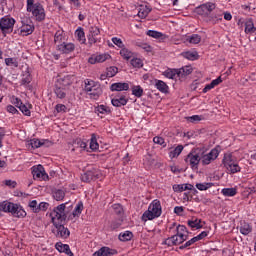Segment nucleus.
Segmentation results:
<instances>
[{
    "instance_id": "a19ab883",
    "label": "nucleus",
    "mask_w": 256,
    "mask_h": 256,
    "mask_svg": "<svg viewBox=\"0 0 256 256\" xmlns=\"http://www.w3.org/2000/svg\"><path fill=\"white\" fill-rule=\"evenodd\" d=\"M229 173L235 174L241 172V166H239V162H235L230 167L226 168Z\"/></svg>"
},
{
    "instance_id": "c03bdc74",
    "label": "nucleus",
    "mask_w": 256,
    "mask_h": 256,
    "mask_svg": "<svg viewBox=\"0 0 256 256\" xmlns=\"http://www.w3.org/2000/svg\"><path fill=\"white\" fill-rule=\"evenodd\" d=\"M132 95L134 97H143V88H141L139 85L138 86H133L132 87Z\"/></svg>"
},
{
    "instance_id": "9d476101",
    "label": "nucleus",
    "mask_w": 256,
    "mask_h": 256,
    "mask_svg": "<svg viewBox=\"0 0 256 256\" xmlns=\"http://www.w3.org/2000/svg\"><path fill=\"white\" fill-rule=\"evenodd\" d=\"M128 102L127 95L121 93L116 94L111 100L113 107H125Z\"/></svg>"
},
{
    "instance_id": "dca6fc26",
    "label": "nucleus",
    "mask_w": 256,
    "mask_h": 256,
    "mask_svg": "<svg viewBox=\"0 0 256 256\" xmlns=\"http://www.w3.org/2000/svg\"><path fill=\"white\" fill-rule=\"evenodd\" d=\"M117 255V250L104 246L98 251L94 252L93 256H113Z\"/></svg>"
},
{
    "instance_id": "680f3d73",
    "label": "nucleus",
    "mask_w": 256,
    "mask_h": 256,
    "mask_svg": "<svg viewBox=\"0 0 256 256\" xmlns=\"http://www.w3.org/2000/svg\"><path fill=\"white\" fill-rule=\"evenodd\" d=\"M74 145H79L80 151H85V149H87V143H85L81 139H76L74 141Z\"/></svg>"
},
{
    "instance_id": "49530a36",
    "label": "nucleus",
    "mask_w": 256,
    "mask_h": 256,
    "mask_svg": "<svg viewBox=\"0 0 256 256\" xmlns=\"http://www.w3.org/2000/svg\"><path fill=\"white\" fill-rule=\"evenodd\" d=\"M146 35H148V37H153V39H161V37H163V33L155 30H148Z\"/></svg>"
},
{
    "instance_id": "a18cd8bd",
    "label": "nucleus",
    "mask_w": 256,
    "mask_h": 256,
    "mask_svg": "<svg viewBox=\"0 0 256 256\" xmlns=\"http://www.w3.org/2000/svg\"><path fill=\"white\" fill-rule=\"evenodd\" d=\"M183 152V145H178L174 150L170 152V157L175 158L179 157L181 153Z\"/></svg>"
},
{
    "instance_id": "5fc2aeb1",
    "label": "nucleus",
    "mask_w": 256,
    "mask_h": 256,
    "mask_svg": "<svg viewBox=\"0 0 256 256\" xmlns=\"http://www.w3.org/2000/svg\"><path fill=\"white\" fill-rule=\"evenodd\" d=\"M21 83L22 85H29L31 83V74L29 72L23 74Z\"/></svg>"
},
{
    "instance_id": "7c9ffc66",
    "label": "nucleus",
    "mask_w": 256,
    "mask_h": 256,
    "mask_svg": "<svg viewBox=\"0 0 256 256\" xmlns=\"http://www.w3.org/2000/svg\"><path fill=\"white\" fill-rule=\"evenodd\" d=\"M188 225L191 229H202L203 225L201 224V219L193 218L192 220L188 221Z\"/></svg>"
},
{
    "instance_id": "5701e85b",
    "label": "nucleus",
    "mask_w": 256,
    "mask_h": 256,
    "mask_svg": "<svg viewBox=\"0 0 256 256\" xmlns=\"http://www.w3.org/2000/svg\"><path fill=\"white\" fill-rule=\"evenodd\" d=\"M220 83H223V79L221 78V76H219L215 80H212L210 84H207L202 90L203 93H207V91H211V89H215V87H217V85H219Z\"/></svg>"
},
{
    "instance_id": "4be33fe9",
    "label": "nucleus",
    "mask_w": 256,
    "mask_h": 256,
    "mask_svg": "<svg viewBox=\"0 0 256 256\" xmlns=\"http://www.w3.org/2000/svg\"><path fill=\"white\" fill-rule=\"evenodd\" d=\"M237 163V158L233 156L232 154H225L223 158V165L224 167H231V165H234Z\"/></svg>"
},
{
    "instance_id": "ddd939ff",
    "label": "nucleus",
    "mask_w": 256,
    "mask_h": 256,
    "mask_svg": "<svg viewBox=\"0 0 256 256\" xmlns=\"http://www.w3.org/2000/svg\"><path fill=\"white\" fill-rule=\"evenodd\" d=\"M101 34V30L99 29V27L97 26H92L89 29V34H88V43L90 45H95V43H97V41L99 40V38L97 37L98 35Z\"/></svg>"
},
{
    "instance_id": "393cba45",
    "label": "nucleus",
    "mask_w": 256,
    "mask_h": 256,
    "mask_svg": "<svg viewBox=\"0 0 256 256\" xmlns=\"http://www.w3.org/2000/svg\"><path fill=\"white\" fill-rule=\"evenodd\" d=\"M207 21L209 23H212V25H217L219 21H223V15L217 14V13H212L207 17Z\"/></svg>"
},
{
    "instance_id": "72a5a7b5",
    "label": "nucleus",
    "mask_w": 256,
    "mask_h": 256,
    "mask_svg": "<svg viewBox=\"0 0 256 256\" xmlns=\"http://www.w3.org/2000/svg\"><path fill=\"white\" fill-rule=\"evenodd\" d=\"M181 55L184 59H188L189 61H196V59H199V54H197V52H183Z\"/></svg>"
},
{
    "instance_id": "bb28decb",
    "label": "nucleus",
    "mask_w": 256,
    "mask_h": 256,
    "mask_svg": "<svg viewBox=\"0 0 256 256\" xmlns=\"http://www.w3.org/2000/svg\"><path fill=\"white\" fill-rule=\"evenodd\" d=\"M164 75L167 77V79H179V69H167L164 72Z\"/></svg>"
},
{
    "instance_id": "423d86ee",
    "label": "nucleus",
    "mask_w": 256,
    "mask_h": 256,
    "mask_svg": "<svg viewBox=\"0 0 256 256\" xmlns=\"http://www.w3.org/2000/svg\"><path fill=\"white\" fill-rule=\"evenodd\" d=\"M217 6L213 2H207L204 3L198 7H196V13L197 15H201L202 17H208L213 11H215V8Z\"/></svg>"
},
{
    "instance_id": "cd10ccee",
    "label": "nucleus",
    "mask_w": 256,
    "mask_h": 256,
    "mask_svg": "<svg viewBox=\"0 0 256 256\" xmlns=\"http://www.w3.org/2000/svg\"><path fill=\"white\" fill-rule=\"evenodd\" d=\"M103 93V90L101 89V86H97L92 91L88 92V95L90 99L97 100L99 99V96H101Z\"/></svg>"
},
{
    "instance_id": "3c124183",
    "label": "nucleus",
    "mask_w": 256,
    "mask_h": 256,
    "mask_svg": "<svg viewBox=\"0 0 256 256\" xmlns=\"http://www.w3.org/2000/svg\"><path fill=\"white\" fill-rule=\"evenodd\" d=\"M118 71H119V68H117L115 66H111L106 69V73H107L108 77H115L117 75Z\"/></svg>"
},
{
    "instance_id": "f8f14e48",
    "label": "nucleus",
    "mask_w": 256,
    "mask_h": 256,
    "mask_svg": "<svg viewBox=\"0 0 256 256\" xmlns=\"http://www.w3.org/2000/svg\"><path fill=\"white\" fill-rule=\"evenodd\" d=\"M185 161L190 164L192 169H197L201 161V156L195 152H190L185 158Z\"/></svg>"
},
{
    "instance_id": "de8ad7c7",
    "label": "nucleus",
    "mask_w": 256,
    "mask_h": 256,
    "mask_svg": "<svg viewBox=\"0 0 256 256\" xmlns=\"http://www.w3.org/2000/svg\"><path fill=\"white\" fill-rule=\"evenodd\" d=\"M174 237L176 239L177 245H181V243H183L184 241H187V239L189 238L187 234H175Z\"/></svg>"
},
{
    "instance_id": "69168bd1",
    "label": "nucleus",
    "mask_w": 256,
    "mask_h": 256,
    "mask_svg": "<svg viewBox=\"0 0 256 256\" xmlns=\"http://www.w3.org/2000/svg\"><path fill=\"white\" fill-rule=\"evenodd\" d=\"M112 43H114V45H116L120 49H123V47H125V45L123 44V40L117 37L112 38Z\"/></svg>"
},
{
    "instance_id": "13d9d810",
    "label": "nucleus",
    "mask_w": 256,
    "mask_h": 256,
    "mask_svg": "<svg viewBox=\"0 0 256 256\" xmlns=\"http://www.w3.org/2000/svg\"><path fill=\"white\" fill-rule=\"evenodd\" d=\"M29 207L32 209L33 213H39V204L37 203V200L30 201Z\"/></svg>"
},
{
    "instance_id": "603ef678",
    "label": "nucleus",
    "mask_w": 256,
    "mask_h": 256,
    "mask_svg": "<svg viewBox=\"0 0 256 256\" xmlns=\"http://www.w3.org/2000/svg\"><path fill=\"white\" fill-rule=\"evenodd\" d=\"M131 65H132V67L141 69V67H143V60H141L140 58H133L131 60Z\"/></svg>"
},
{
    "instance_id": "79ce46f5",
    "label": "nucleus",
    "mask_w": 256,
    "mask_h": 256,
    "mask_svg": "<svg viewBox=\"0 0 256 256\" xmlns=\"http://www.w3.org/2000/svg\"><path fill=\"white\" fill-rule=\"evenodd\" d=\"M75 35L79 42H81L82 44L85 43L86 39H85V32L83 31V28L77 29L75 32Z\"/></svg>"
},
{
    "instance_id": "412c9836",
    "label": "nucleus",
    "mask_w": 256,
    "mask_h": 256,
    "mask_svg": "<svg viewBox=\"0 0 256 256\" xmlns=\"http://www.w3.org/2000/svg\"><path fill=\"white\" fill-rule=\"evenodd\" d=\"M54 93L58 99H65L67 97V90H65V87L63 85L56 84L54 88Z\"/></svg>"
},
{
    "instance_id": "6e6552de",
    "label": "nucleus",
    "mask_w": 256,
    "mask_h": 256,
    "mask_svg": "<svg viewBox=\"0 0 256 256\" xmlns=\"http://www.w3.org/2000/svg\"><path fill=\"white\" fill-rule=\"evenodd\" d=\"M219 157V150L213 148L208 154H204L200 157L202 165H211L215 159Z\"/></svg>"
},
{
    "instance_id": "2f4dec72",
    "label": "nucleus",
    "mask_w": 256,
    "mask_h": 256,
    "mask_svg": "<svg viewBox=\"0 0 256 256\" xmlns=\"http://www.w3.org/2000/svg\"><path fill=\"white\" fill-rule=\"evenodd\" d=\"M149 13H151V8L148 6H141L138 11V17H140V19H145Z\"/></svg>"
},
{
    "instance_id": "864d4df0",
    "label": "nucleus",
    "mask_w": 256,
    "mask_h": 256,
    "mask_svg": "<svg viewBox=\"0 0 256 256\" xmlns=\"http://www.w3.org/2000/svg\"><path fill=\"white\" fill-rule=\"evenodd\" d=\"M176 231L178 235H186L189 236V231H187V227H185L184 225H178L176 228Z\"/></svg>"
},
{
    "instance_id": "2eb2a0df",
    "label": "nucleus",
    "mask_w": 256,
    "mask_h": 256,
    "mask_svg": "<svg viewBox=\"0 0 256 256\" xmlns=\"http://www.w3.org/2000/svg\"><path fill=\"white\" fill-rule=\"evenodd\" d=\"M108 59H111V55L105 53V54H99L91 56L88 60V63L91 65H95V63H105V61H108Z\"/></svg>"
},
{
    "instance_id": "c85d7f7f",
    "label": "nucleus",
    "mask_w": 256,
    "mask_h": 256,
    "mask_svg": "<svg viewBox=\"0 0 256 256\" xmlns=\"http://www.w3.org/2000/svg\"><path fill=\"white\" fill-rule=\"evenodd\" d=\"M191 73H193V70L187 66L178 69L179 79H185V77H187V75H191Z\"/></svg>"
},
{
    "instance_id": "052dcab7",
    "label": "nucleus",
    "mask_w": 256,
    "mask_h": 256,
    "mask_svg": "<svg viewBox=\"0 0 256 256\" xmlns=\"http://www.w3.org/2000/svg\"><path fill=\"white\" fill-rule=\"evenodd\" d=\"M189 42L197 45L198 43H201V36H199V34H193L190 36Z\"/></svg>"
},
{
    "instance_id": "f03ea898",
    "label": "nucleus",
    "mask_w": 256,
    "mask_h": 256,
    "mask_svg": "<svg viewBox=\"0 0 256 256\" xmlns=\"http://www.w3.org/2000/svg\"><path fill=\"white\" fill-rule=\"evenodd\" d=\"M161 202L159 200H154L142 215V221H153L157 217H161Z\"/></svg>"
},
{
    "instance_id": "473e14b6",
    "label": "nucleus",
    "mask_w": 256,
    "mask_h": 256,
    "mask_svg": "<svg viewBox=\"0 0 256 256\" xmlns=\"http://www.w3.org/2000/svg\"><path fill=\"white\" fill-rule=\"evenodd\" d=\"M97 87H99V85H95V81L93 80H85V87L84 90L86 91V93H90V91L96 89Z\"/></svg>"
},
{
    "instance_id": "58836bf2",
    "label": "nucleus",
    "mask_w": 256,
    "mask_h": 256,
    "mask_svg": "<svg viewBox=\"0 0 256 256\" xmlns=\"http://www.w3.org/2000/svg\"><path fill=\"white\" fill-rule=\"evenodd\" d=\"M53 197L55 201H63L65 199V191L58 189L53 192Z\"/></svg>"
},
{
    "instance_id": "0eeeda50",
    "label": "nucleus",
    "mask_w": 256,
    "mask_h": 256,
    "mask_svg": "<svg viewBox=\"0 0 256 256\" xmlns=\"http://www.w3.org/2000/svg\"><path fill=\"white\" fill-rule=\"evenodd\" d=\"M15 26V20L9 16H5L0 19V29L2 33H13V27Z\"/></svg>"
},
{
    "instance_id": "b1692460",
    "label": "nucleus",
    "mask_w": 256,
    "mask_h": 256,
    "mask_svg": "<svg viewBox=\"0 0 256 256\" xmlns=\"http://www.w3.org/2000/svg\"><path fill=\"white\" fill-rule=\"evenodd\" d=\"M155 87L160 93H169V86L163 80H155Z\"/></svg>"
},
{
    "instance_id": "f704fd0d",
    "label": "nucleus",
    "mask_w": 256,
    "mask_h": 256,
    "mask_svg": "<svg viewBox=\"0 0 256 256\" xmlns=\"http://www.w3.org/2000/svg\"><path fill=\"white\" fill-rule=\"evenodd\" d=\"M224 197H235L237 195V189L235 188H223L221 191Z\"/></svg>"
},
{
    "instance_id": "37998d69",
    "label": "nucleus",
    "mask_w": 256,
    "mask_h": 256,
    "mask_svg": "<svg viewBox=\"0 0 256 256\" xmlns=\"http://www.w3.org/2000/svg\"><path fill=\"white\" fill-rule=\"evenodd\" d=\"M5 64L7 65V67H19V61L17 60V58H6Z\"/></svg>"
},
{
    "instance_id": "1a4fd4ad",
    "label": "nucleus",
    "mask_w": 256,
    "mask_h": 256,
    "mask_svg": "<svg viewBox=\"0 0 256 256\" xmlns=\"http://www.w3.org/2000/svg\"><path fill=\"white\" fill-rule=\"evenodd\" d=\"M56 228V237H60L61 239H67L71 232L68 228L65 227V222H58L57 224H53Z\"/></svg>"
},
{
    "instance_id": "e433bc0d",
    "label": "nucleus",
    "mask_w": 256,
    "mask_h": 256,
    "mask_svg": "<svg viewBox=\"0 0 256 256\" xmlns=\"http://www.w3.org/2000/svg\"><path fill=\"white\" fill-rule=\"evenodd\" d=\"M119 239L120 241H131V239H133V232L131 231H125L124 233H121L119 235Z\"/></svg>"
},
{
    "instance_id": "a878e982",
    "label": "nucleus",
    "mask_w": 256,
    "mask_h": 256,
    "mask_svg": "<svg viewBox=\"0 0 256 256\" xmlns=\"http://www.w3.org/2000/svg\"><path fill=\"white\" fill-rule=\"evenodd\" d=\"M245 33H254V35H256V27L251 18L245 22Z\"/></svg>"
},
{
    "instance_id": "f3484780",
    "label": "nucleus",
    "mask_w": 256,
    "mask_h": 256,
    "mask_svg": "<svg viewBox=\"0 0 256 256\" xmlns=\"http://www.w3.org/2000/svg\"><path fill=\"white\" fill-rule=\"evenodd\" d=\"M58 51L61 53L69 54L73 53L75 51V44L73 43H65L63 42L62 44L58 45Z\"/></svg>"
},
{
    "instance_id": "6e6d98bb",
    "label": "nucleus",
    "mask_w": 256,
    "mask_h": 256,
    "mask_svg": "<svg viewBox=\"0 0 256 256\" xmlns=\"http://www.w3.org/2000/svg\"><path fill=\"white\" fill-rule=\"evenodd\" d=\"M164 245H168V247H173V245H178L175 235L171 236L170 238H167L164 241Z\"/></svg>"
},
{
    "instance_id": "20e7f679",
    "label": "nucleus",
    "mask_w": 256,
    "mask_h": 256,
    "mask_svg": "<svg viewBox=\"0 0 256 256\" xmlns=\"http://www.w3.org/2000/svg\"><path fill=\"white\" fill-rule=\"evenodd\" d=\"M66 205L67 204H60L50 213L53 224L65 223L67 220V213H65Z\"/></svg>"
},
{
    "instance_id": "09e8293b",
    "label": "nucleus",
    "mask_w": 256,
    "mask_h": 256,
    "mask_svg": "<svg viewBox=\"0 0 256 256\" xmlns=\"http://www.w3.org/2000/svg\"><path fill=\"white\" fill-rule=\"evenodd\" d=\"M213 187V183H198L196 184V188L199 191H207V189H211Z\"/></svg>"
},
{
    "instance_id": "8fccbe9b",
    "label": "nucleus",
    "mask_w": 256,
    "mask_h": 256,
    "mask_svg": "<svg viewBox=\"0 0 256 256\" xmlns=\"http://www.w3.org/2000/svg\"><path fill=\"white\" fill-rule=\"evenodd\" d=\"M144 165H147V167L155 165V158H153V156H151L150 154L146 155L144 157Z\"/></svg>"
},
{
    "instance_id": "0e129e2a",
    "label": "nucleus",
    "mask_w": 256,
    "mask_h": 256,
    "mask_svg": "<svg viewBox=\"0 0 256 256\" xmlns=\"http://www.w3.org/2000/svg\"><path fill=\"white\" fill-rule=\"evenodd\" d=\"M55 43H61L63 41V31L58 30L54 35Z\"/></svg>"
},
{
    "instance_id": "f257e3e1",
    "label": "nucleus",
    "mask_w": 256,
    "mask_h": 256,
    "mask_svg": "<svg viewBox=\"0 0 256 256\" xmlns=\"http://www.w3.org/2000/svg\"><path fill=\"white\" fill-rule=\"evenodd\" d=\"M11 213L13 217H18V219L27 217V212L23 210V207L19 204L4 201L0 202V212Z\"/></svg>"
},
{
    "instance_id": "39448f33",
    "label": "nucleus",
    "mask_w": 256,
    "mask_h": 256,
    "mask_svg": "<svg viewBox=\"0 0 256 256\" xmlns=\"http://www.w3.org/2000/svg\"><path fill=\"white\" fill-rule=\"evenodd\" d=\"M99 177H101L99 169L92 167L81 175V181L91 183V181H97Z\"/></svg>"
},
{
    "instance_id": "6ab92c4d",
    "label": "nucleus",
    "mask_w": 256,
    "mask_h": 256,
    "mask_svg": "<svg viewBox=\"0 0 256 256\" xmlns=\"http://www.w3.org/2000/svg\"><path fill=\"white\" fill-rule=\"evenodd\" d=\"M55 247L57 251H59V253H65L68 256H73V252L71 251V248L69 247L68 244L57 242Z\"/></svg>"
},
{
    "instance_id": "7ed1b4c3",
    "label": "nucleus",
    "mask_w": 256,
    "mask_h": 256,
    "mask_svg": "<svg viewBox=\"0 0 256 256\" xmlns=\"http://www.w3.org/2000/svg\"><path fill=\"white\" fill-rule=\"evenodd\" d=\"M27 11L32 13L36 21H45V8L41 3H35V0H27Z\"/></svg>"
},
{
    "instance_id": "aec40b11",
    "label": "nucleus",
    "mask_w": 256,
    "mask_h": 256,
    "mask_svg": "<svg viewBox=\"0 0 256 256\" xmlns=\"http://www.w3.org/2000/svg\"><path fill=\"white\" fill-rule=\"evenodd\" d=\"M194 188L193 184H175L173 191L183 193V191H193Z\"/></svg>"
},
{
    "instance_id": "bf43d9fd",
    "label": "nucleus",
    "mask_w": 256,
    "mask_h": 256,
    "mask_svg": "<svg viewBox=\"0 0 256 256\" xmlns=\"http://www.w3.org/2000/svg\"><path fill=\"white\" fill-rule=\"evenodd\" d=\"M203 118L200 115H193L190 117H186V121H189V123H199Z\"/></svg>"
},
{
    "instance_id": "4468645a",
    "label": "nucleus",
    "mask_w": 256,
    "mask_h": 256,
    "mask_svg": "<svg viewBox=\"0 0 256 256\" xmlns=\"http://www.w3.org/2000/svg\"><path fill=\"white\" fill-rule=\"evenodd\" d=\"M32 175L34 179H42V181L49 179V175L45 173V168H43V166L41 165H38L37 167H33Z\"/></svg>"
},
{
    "instance_id": "9b49d317",
    "label": "nucleus",
    "mask_w": 256,
    "mask_h": 256,
    "mask_svg": "<svg viewBox=\"0 0 256 256\" xmlns=\"http://www.w3.org/2000/svg\"><path fill=\"white\" fill-rule=\"evenodd\" d=\"M34 31L35 26L33 25V22L27 21V23H25L24 21H22L19 35H21L22 37H27L28 35H31Z\"/></svg>"
},
{
    "instance_id": "4c0bfd02",
    "label": "nucleus",
    "mask_w": 256,
    "mask_h": 256,
    "mask_svg": "<svg viewBox=\"0 0 256 256\" xmlns=\"http://www.w3.org/2000/svg\"><path fill=\"white\" fill-rule=\"evenodd\" d=\"M120 55H121V57H123V59H126V61H129V59H131L133 57V52H131L127 48H122L120 50Z\"/></svg>"
},
{
    "instance_id": "774afa93",
    "label": "nucleus",
    "mask_w": 256,
    "mask_h": 256,
    "mask_svg": "<svg viewBox=\"0 0 256 256\" xmlns=\"http://www.w3.org/2000/svg\"><path fill=\"white\" fill-rule=\"evenodd\" d=\"M113 209L116 215H121L123 213V206H121V204H114Z\"/></svg>"
},
{
    "instance_id": "4d7b16f0",
    "label": "nucleus",
    "mask_w": 256,
    "mask_h": 256,
    "mask_svg": "<svg viewBox=\"0 0 256 256\" xmlns=\"http://www.w3.org/2000/svg\"><path fill=\"white\" fill-rule=\"evenodd\" d=\"M197 237H193L192 239H190L189 241H187L184 245H181L179 247V249L183 250V249H187V247H191V245H193L194 243H197Z\"/></svg>"
},
{
    "instance_id": "ea45409f",
    "label": "nucleus",
    "mask_w": 256,
    "mask_h": 256,
    "mask_svg": "<svg viewBox=\"0 0 256 256\" xmlns=\"http://www.w3.org/2000/svg\"><path fill=\"white\" fill-rule=\"evenodd\" d=\"M83 213V202H78L74 211L72 212L73 217H79Z\"/></svg>"
},
{
    "instance_id": "338daca9",
    "label": "nucleus",
    "mask_w": 256,
    "mask_h": 256,
    "mask_svg": "<svg viewBox=\"0 0 256 256\" xmlns=\"http://www.w3.org/2000/svg\"><path fill=\"white\" fill-rule=\"evenodd\" d=\"M90 149H92V151H97V149H99V143H97L96 138H93V137L91 138Z\"/></svg>"
},
{
    "instance_id": "e2e57ef3",
    "label": "nucleus",
    "mask_w": 256,
    "mask_h": 256,
    "mask_svg": "<svg viewBox=\"0 0 256 256\" xmlns=\"http://www.w3.org/2000/svg\"><path fill=\"white\" fill-rule=\"evenodd\" d=\"M18 109H20L23 115H26L27 117L31 116V110H29V108H27L25 104L22 103Z\"/></svg>"
},
{
    "instance_id": "c9c22d12",
    "label": "nucleus",
    "mask_w": 256,
    "mask_h": 256,
    "mask_svg": "<svg viewBox=\"0 0 256 256\" xmlns=\"http://www.w3.org/2000/svg\"><path fill=\"white\" fill-rule=\"evenodd\" d=\"M43 145H45V143H43L39 139H32L28 143V147H32V149H39V147H43Z\"/></svg>"
},
{
    "instance_id": "a211bd4d",
    "label": "nucleus",
    "mask_w": 256,
    "mask_h": 256,
    "mask_svg": "<svg viewBox=\"0 0 256 256\" xmlns=\"http://www.w3.org/2000/svg\"><path fill=\"white\" fill-rule=\"evenodd\" d=\"M110 90L111 91H129V83H125V82H117V83H113L110 86Z\"/></svg>"
},
{
    "instance_id": "c756f323",
    "label": "nucleus",
    "mask_w": 256,
    "mask_h": 256,
    "mask_svg": "<svg viewBox=\"0 0 256 256\" xmlns=\"http://www.w3.org/2000/svg\"><path fill=\"white\" fill-rule=\"evenodd\" d=\"M251 231H253V228L251 227V225H249V223H247V222L241 223L240 233L242 235H249V233H251Z\"/></svg>"
}]
</instances>
